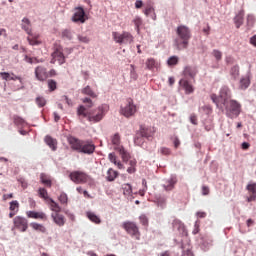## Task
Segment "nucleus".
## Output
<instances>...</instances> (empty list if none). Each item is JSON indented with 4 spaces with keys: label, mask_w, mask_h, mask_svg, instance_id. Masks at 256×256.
<instances>
[{
    "label": "nucleus",
    "mask_w": 256,
    "mask_h": 256,
    "mask_svg": "<svg viewBox=\"0 0 256 256\" xmlns=\"http://www.w3.org/2000/svg\"><path fill=\"white\" fill-rule=\"evenodd\" d=\"M128 164L130 167L127 168V173H130V174L135 173L137 171V169L135 168L137 165V160L135 159L129 160Z\"/></svg>",
    "instance_id": "e433bc0d"
},
{
    "label": "nucleus",
    "mask_w": 256,
    "mask_h": 256,
    "mask_svg": "<svg viewBox=\"0 0 256 256\" xmlns=\"http://www.w3.org/2000/svg\"><path fill=\"white\" fill-rule=\"evenodd\" d=\"M9 209L14 213H19V201L13 200L12 202H10Z\"/></svg>",
    "instance_id": "79ce46f5"
},
{
    "label": "nucleus",
    "mask_w": 256,
    "mask_h": 256,
    "mask_svg": "<svg viewBox=\"0 0 256 256\" xmlns=\"http://www.w3.org/2000/svg\"><path fill=\"white\" fill-rule=\"evenodd\" d=\"M122 229L126 231L130 237L139 240L141 238V232L139 231V226L133 221H125L122 223Z\"/></svg>",
    "instance_id": "39448f33"
},
{
    "label": "nucleus",
    "mask_w": 256,
    "mask_h": 256,
    "mask_svg": "<svg viewBox=\"0 0 256 256\" xmlns=\"http://www.w3.org/2000/svg\"><path fill=\"white\" fill-rule=\"evenodd\" d=\"M250 44L253 45L254 47H256V35H254L250 38Z\"/></svg>",
    "instance_id": "774afa93"
},
{
    "label": "nucleus",
    "mask_w": 256,
    "mask_h": 256,
    "mask_svg": "<svg viewBox=\"0 0 256 256\" xmlns=\"http://www.w3.org/2000/svg\"><path fill=\"white\" fill-rule=\"evenodd\" d=\"M48 205L50 207V210L53 211L52 213H61V206L53 198L48 200Z\"/></svg>",
    "instance_id": "bb28decb"
},
{
    "label": "nucleus",
    "mask_w": 256,
    "mask_h": 256,
    "mask_svg": "<svg viewBox=\"0 0 256 256\" xmlns=\"http://www.w3.org/2000/svg\"><path fill=\"white\" fill-rule=\"evenodd\" d=\"M133 23H134V25L136 27L137 33H139V31H140L139 28L141 27V25H143V20H141L140 17H136V18H134Z\"/></svg>",
    "instance_id": "de8ad7c7"
},
{
    "label": "nucleus",
    "mask_w": 256,
    "mask_h": 256,
    "mask_svg": "<svg viewBox=\"0 0 256 256\" xmlns=\"http://www.w3.org/2000/svg\"><path fill=\"white\" fill-rule=\"evenodd\" d=\"M246 190L249 193V197L247 198L248 203L256 201V182L248 184Z\"/></svg>",
    "instance_id": "6ab92c4d"
},
{
    "label": "nucleus",
    "mask_w": 256,
    "mask_h": 256,
    "mask_svg": "<svg viewBox=\"0 0 256 256\" xmlns=\"http://www.w3.org/2000/svg\"><path fill=\"white\" fill-rule=\"evenodd\" d=\"M119 173L115 170H113L112 168H110L108 171H107V181H113L114 179H117Z\"/></svg>",
    "instance_id": "f704fd0d"
},
{
    "label": "nucleus",
    "mask_w": 256,
    "mask_h": 256,
    "mask_svg": "<svg viewBox=\"0 0 256 256\" xmlns=\"http://www.w3.org/2000/svg\"><path fill=\"white\" fill-rule=\"evenodd\" d=\"M179 85L180 87H183L186 95H191V93L195 91V89L193 88V85L187 79H181L179 81Z\"/></svg>",
    "instance_id": "aec40b11"
},
{
    "label": "nucleus",
    "mask_w": 256,
    "mask_h": 256,
    "mask_svg": "<svg viewBox=\"0 0 256 256\" xmlns=\"http://www.w3.org/2000/svg\"><path fill=\"white\" fill-rule=\"evenodd\" d=\"M69 178L73 183H76V185L87 183V181H89V175L83 171H73L70 173Z\"/></svg>",
    "instance_id": "0eeeda50"
},
{
    "label": "nucleus",
    "mask_w": 256,
    "mask_h": 256,
    "mask_svg": "<svg viewBox=\"0 0 256 256\" xmlns=\"http://www.w3.org/2000/svg\"><path fill=\"white\" fill-rule=\"evenodd\" d=\"M122 191L123 195H125L126 197H131L133 195V186H131V184L129 183L123 184Z\"/></svg>",
    "instance_id": "473e14b6"
},
{
    "label": "nucleus",
    "mask_w": 256,
    "mask_h": 256,
    "mask_svg": "<svg viewBox=\"0 0 256 256\" xmlns=\"http://www.w3.org/2000/svg\"><path fill=\"white\" fill-rule=\"evenodd\" d=\"M10 81H20V83H21V81H23V79L21 78V76H17V75H15V73H11Z\"/></svg>",
    "instance_id": "bf43d9fd"
},
{
    "label": "nucleus",
    "mask_w": 256,
    "mask_h": 256,
    "mask_svg": "<svg viewBox=\"0 0 256 256\" xmlns=\"http://www.w3.org/2000/svg\"><path fill=\"white\" fill-rule=\"evenodd\" d=\"M146 67H147V69H149L150 71H152V69H155V67H157V62L155 61V59L149 58V59L146 61Z\"/></svg>",
    "instance_id": "37998d69"
},
{
    "label": "nucleus",
    "mask_w": 256,
    "mask_h": 256,
    "mask_svg": "<svg viewBox=\"0 0 256 256\" xmlns=\"http://www.w3.org/2000/svg\"><path fill=\"white\" fill-rule=\"evenodd\" d=\"M169 66L177 65L179 63V57L177 56H171L167 61Z\"/></svg>",
    "instance_id": "3c124183"
},
{
    "label": "nucleus",
    "mask_w": 256,
    "mask_h": 256,
    "mask_svg": "<svg viewBox=\"0 0 256 256\" xmlns=\"http://www.w3.org/2000/svg\"><path fill=\"white\" fill-rule=\"evenodd\" d=\"M112 38L119 45H131L135 41L133 34L128 31H123L122 33L112 32Z\"/></svg>",
    "instance_id": "20e7f679"
},
{
    "label": "nucleus",
    "mask_w": 256,
    "mask_h": 256,
    "mask_svg": "<svg viewBox=\"0 0 256 256\" xmlns=\"http://www.w3.org/2000/svg\"><path fill=\"white\" fill-rule=\"evenodd\" d=\"M13 123L17 127H27V121H25V119H23L21 116L14 115Z\"/></svg>",
    "instance_id": "7c9ffc66"
},
{
    "label": "nucleus",
    "mask_w": 256,
    "mask_h": 256,
    "mask_svg": "<svg viewBox=\"0 0 256 256\" xmlns=\"http://www.w3.org/2000/svg\"><path fill=\"white\" fill-rule=\"evenodd\" d=\"M36 104L38 107H45V105H47V101L43 98V96H39L36 98Z\"/></svg>",
    "instance_id": "8fccbe9b"
},
{
    "label": "nucleus",
    "mask_w": 256,
    "mask_h": 256,
    "mask_svg": "<svg viewBox=\"0 0 256 256\" xmlns=\"http://www.w3.org/2000/svg\"><path fill=\"white\" fill-rule=\"evenodd\" d=\"M38 195L41 199H44V201H49V199H52V198H49V193L47 192V189H45V188H40L38 190Z\"/></svg>",
    "instance_id": "4c0bfd02"
},
{
    "label": "nucleus",
    "mask_w": 256,
    "mask_h": 256,
    "mask_svg": "<svg viewBox=\"0 0 256 256\" xmlns=\"http://www.w3.org/2000/svg\"><path fill=\"white\" fill-rule=\"evenodd\" d=\"M49 91H55L57 89V81L50 79L47 81Z\"/></svg>",
    "instance_id": "09e8293b"
},
{
    "label": "nucleus",
    "mask_w": 256,
    "mask_h": 256,
    "mask_svg": "<svg viewBox=\"0 0 256 256\" xmlns=\"http://www.w3.org/2000/svg\"><path fill=\"white\" fill-rule=\"evenodd\" d=\"M51 219L57 227H64L67 223V218H65V215L61 214V212L51 213Z\"/></svg>",
    "instance_id": "4468645a"
},
{
    "label": "nucleus",
    "mask_w": 256,
    "mask_h": 256,
    "mask_svg": "<svg viewBox=\"0 0 256 256\" xmlns=\"http://www.w3.org/2000/svg\"><path fill=\"white\" fill-rule=\"evenodd\" d=\"M219 99L222 102V104L227 103L228 101H231V89H229L228 86H223L220 89Z\"/></svg>",
    "instance_id": "2eb2a0df"
},
{
    "label": "nucleus",
    "mask_w": 256,
    "mask_h": 256,
    "mask_svg": "<svg viewBox=\"0 0 256 256\" xmlns=\"http://www.w3.org/2000/svg\"><path fill=\"white\" fill-rule=\"evenodd\" d=\"M107 111H109L108 105H101L90 112L87 111L85 106L81 105L77 109V115L79 117H86L90 123H99V121L103 120V117H105Z\"/></svg>",
    "instance_id": "f257e3e1"
},
{
    "label": "nucleus",
    "mask_w": 256,
    "mask_h": 256,
    "mask_svg": "<svg viewBox=\"0 0 256 256\" xmlns=\"http://www.w3.org/2000/svg\"><path fill=\"white\" fill-rule=\"evenodd\" d=\"M175 185H177V177H171L166 180L165 184H163L164 191H173L175 189Z\"/></svg>",
    "instance_id": "5701e85b"
},
{
    "label": "nucleus",
    "mask_w": 256,
    "mask_h": 256,
    "mask_svg": "<svg viewBox=\"0 0 256 256\" xmlns=\"http://www.w3.org/2000/svg\"><path fill=\"white\" fill-rule=\"evenodd\" d=\"M197 73V67L194 66H186L183 71L184 77H190V79H195Z\"/></svg>",
    "instance_id": "4be33fe9"
},
{
    "label": "nucleus",
    "mask_w": 256,
    "mask_h": 256,
    "mask_svg": "<svg viewBox=\"0 0 256 256\" xmlns=\"http://www.w3.org/2000/svg\"><path fill=\"white\" fill-rule=\"evenodd\" d=\"M56 61H58L59 65H63V63H65V55L63 54V48L61 46L56 47L52 53V59L50 63L55 65Z\"/></svg>",
    "instance_id": "1a4fd4ad"
},
{
    "label": "nucleus",
    "mask_w": 256,
    "mask_h": 256,
    "mask_svg": "<svg viewBox=\"0 0 256 256\" xmlns=\"http://www.w3.org/2000/svg\"><path fill=\"white\" fill-rule=\"evenodd\" d=\"M73 23H85L87 19L85 18V10L83 7H77L74 9V14L72 16Z\"/></svg>",
    "instance_id": "f8f14e48"
},
{
    "label": "nucleus",
    "mask_w": 256,
    "mask_h": 256,
    "mask_svg": "<svg viewBox=\"0 0 256 256\" xmlns=\"http://www.w3.org/2000/svg\"><path fill=\"white\" fill-rule=\"evenodd\" d=\"M40 180H41V183H43V185H46V187H51L52 185L51 178H49V176H47L46 174H41Z\"/></svg>",
    "instance_id": "58836bf2"
},
{
    "label": "nucleus",
    "mask_w": 256,
    "mask_h": 256,
    "mask_svg": "<svg viewBox=\"0 0 256 256\" xmlns=\"http://www.w3.org/2000/svg\"><path fill=\"white\" fill-rule=\"evenodd\" d=\"M30 227L34 231H38V233H47V228L43 224H39L37 222L30 223Z\"/></svg>",
    "instance_id": "cd10ccee"
},
{
    "label": "nucleus",
    "mask_w": 256,
    "mask_h": 256,
    "mask_svg": "<svg viewBox=\"0 0 256 256\" xmlns=\"http://www.w3.org/2000/svg\"><path fill=\"white\" fill-rule=\"evenodd\" d=\"M78 40L80 41V43H89V41H91V39H89L87 35H78Z\"/></svg>",
    "instance_id": "6e6d98bb"
},
{
    "label": "nucleus",
    "mask_w": 256,
    "mask_h": 256,
    "mask_svg": "<svg viewBox=\"0 0 256 256\" xmlns=\"http://www.w3.org/2000/svg\"><path fill=\"white\" fill-rule=\"evenodd\" d=\"M121 113L124 115V117H133V115L137 113V106L133 104L132 99H128V103L121 109Z\"/></svg>",
    "instance_id": "9b49d317"
},
{
    "label": "nucleus",
    "mask_w": 256,
    "mask_h": 256,
    "mask_svg": "<svg viewBox=\"0 0 256 256\" xmlns=\"http://www.w3.org/2000/svg\"><path fill=\"white\" fill-rule=\"evenodd\" d=\"M212 55L215 57L216 61H221V59H223V53L219 50H213Z\"/></svg>",
    "instance_id": "603ef678"
},
{
    "label": "nucleus",
    "mask_w": 256,
    "mask_h": 256,
    "mask_svg": "<svg viewBox=\"0 0 256 256\" xmlns=\"http://www.w3.org/2000/svg\"><path fill=\"white\" fill-rule=\"evenodd\" d=\"M87 217L92 221V223H96V225H99V223H101V218H99V216H97L93 212H87Z\"/></svg>",
    "instance_id": "c9c22d12"
},
{
    "label": "nucleus",
    "mask_w": 256,
    "mask_h": 256,
    "mask_svg": "<svg viewBox=\"0 0 256 256\" xmlns=\"http://www.w3.org/2000/svg\"><path fill=\"white\" fill-rule=\"evenodd\" d=\"M35 77L37 81H47L49 79V71H47V67L43 65H39L35 68L34 71Z\"/></svg>",
    "instance_id": "9d476101"
},
{
    "label": "nucleus",
    "mask_w": 256,
    "mask_h": 256,
    "mask_svg": "<svg viewBox=\"0 0 256 256\" xmlns=\"http://www.w3.org/2000/svg\"><path fill=\"white\" fill-rule=\"evenodd\" d=\"M230 75L233 79H237V77H239V65H235L231 68Z\"/></svg>",
    "instance_id": "c03bdc74"
},
{
    "label": "nucleus",
    "mask_w": 256,
    "mask_h": 256,
    "mask_svg": "<svg viewBox=\"0 0 256 256\" xmlns=\"http://www.w3.org/2000/svg\"><path fill=\"white\" fill-rule=\"evenodd\" d=\"M160 153L162 155H171V150L169 148H161Z\"/></svg>",
    "instance_id": "e2e57ef3"
},
{
    "label": "nucleus",
    "mask_w": 256,
    "mask_h": 256,
    "mask_svg": "<svg viewBox=\"0 0 256 256\" xmlns=\"http://www.w3.org/2000/svg\"><path fill=\"white\" fill-rule=\"evenodd\" d=\"M82 103H86L88 109H91V107H93V100H91V98H83Z\"/></svg>",
    "instance_id": "13d9d810"
},
{
    "label": "nucleus",
    "mask_w": 256,
    "mask_h": 256,
    "mask_svg": "<svg viewBox=\"0 0 256 256\" xmlns=\"http://www.w3.org/2000/svg\"><path fill=\"white\" fill-rule=\"evenodd\" d=\"M226 115L230 119H237L241 115V104L237 100H228L224 104Z\"/></svg>",
    "instance_id": "7ed1b4c3"
},
{
    "label": "nucleus",
    "mask_w": 256,
    "mask_h": 256,
    "mask_svg": "<svg viewBox=\"0 0 256 256\" xmlns=\"http://www.w3.org/2000/svg\"><path fill=\"white\" fill-rule=\"evenodd\" d=\"M144 15H146V17H149L152 15V19L155 21V19H157V16L155 15V8H153V6L151 4H148L146 6V8L143 11Z\"/></svg>",
    "instance_id": "c756f323"
},
{
    "label": "nucleus",
    "mask_w": 256,
    "mask_h": 256,
    "mask_svg": "<svg viewBox=\"0 0 256 256\" xmlns=\"http://www.w3.org/2000/svg\"><path fill=\"white\" fill-rule=\"evenodd\" d=\"M199 231H201L199 228V222H195L194 229L192 231L193 235H197V233H199Z\"/></svg>",
    "instance_id": "680f3d73"
},
{
    "label": "nucleus",
    "mask_w": 256,
    "mask_h": 256,
    "mask_svg": "<svg viewBox=\"0 0 256 256\" xmlns=\"http://www.w3.org/2000/svg\"><path fill=\"white\" fill-rule=\"evenodd\" d=\"M139 221L144 227H149V218L145 214L140 215Z\"/></svg>",
    "instance_id": "a18cd8bd"
},
{
    "label": "nucleus",
    "mask_w": 256,
    "mask_h": 256,
    "mask_svg": "<svg viewBox=\"0 0 256 256\" xmlns=\"http://www.w3.org/2000/svg\"><path fill=\"white\" fill-rule=\"evenodd\" d=\"M21 27L28 35H31V21L28 18L22 19Z\"/></svg>",
    "instance_id": "2f4dec72"
},
{
    "label": "nucleus",
    "mask_w": 256,
    "mask_h": 256,
    "mask_svg": "<svg viewBox=\"0 0 256 256\" xmlns=\"http://www.w3.org/2000/svg\"><path fill=\"white\" fill-rule=\"evenodd\" d=\"M28 219H39L40 221H47V214L45 212L27 211Z\"/></svg>",
    "instance_id": "f3484780"
},
{
    "label": "nucleus",
    "mask_w": 256,
    "mask_h": 256,
    "mask_svg": "<svg viewBox=\"0 0 256 256\" xmlns=\"http://www.w3.org/2000/svg\"><path fill=\"white\" fill-rule=\"evenodd\" d=\"M190 123H192V125H197V123H198L197 114H191L190 115Z\"/></svg>",
    "instance_id": "052dcab7"
},
{
    "label": "nucleus",
    "mask_w": 256,
    "mask_h": 256,
    "mask_svg": "<svg viewBox=\"0 0 256 256\" xmlns=\"http://www.w3.org/2000/svg\"><path fill=\"white\" fill-rule=\"evenodd\" d=\"M140 135H141L140 138L137 137L134 140V143L136 145H141L143 143V137H145L146 139H149V137H151V132L147 128H141L140 129Z\"/></svg>",
    "instance_id": "412c9836"
},
{
    "label": "nucleus",
    "mask_w": 256,
    "mask_h": 256,
    "mask_svg": "<svg viewBox=\"0 0 256 256\" xmlns=\"http://www.w3.org/2000/svg\"><path fill=\"white\" fill-rule=\"evenodd\" d=\"M249 85H251V76L246 75L240 79L239 88L242 90L248 89Z\"/></svg>",
    "instance_id": "393cba45"
},
{
    "label": "nucleus",
    "mask_w": 256,
    "mask_h": 256,
    "mask_svg": "<svg viewBox=\"0 0 256 256\" xmlns=\"http://www.w3.org/2000/svg\"><path fill=\"white\" fill-rule=\"evenodd\" d=\"M68 143L71 147V149H73V151H78V153H80L81 151V147L83 145V140L77 139L73 136L68 138Z\"/></svg>",
    "instance_id": "dca6fc26"
},
{
    "label": "nucleus",
    "mask_w": 256,
    "mask_h": 256,
    "mask_svg": "<svg viewBox=\"0 0 256 256\" xmlns=\"http://www.w3.org/2000/svg\"><path fill=\"white\" fill-rule=\"evenodd\" d=\"M63 39H68V41H71L73 39V34L71 33V30L65 29L62 32Z\"/></svg>",
    "instance_id": "49530a36"
},
{
    "label": "nucleus",
    "mask_w": 256,
    "mask_h": 256,
    "mask_svg": "<svg viewBox=\"0 0 256 256\" xmlns=\"http://www.w3.org/2000/svg\"><path fill=\"white\" fill-rule=\"evenodd\" d=\"M0 77L4 81H11V73H9V72H0Z\"/></svg>",
    "instance_id": "5fc2aeb1"
},
{
    "label": "nucleus",
    "mask_w": 256,
    "mask_h": 256,
    "mask_svg": "<svg viewBox=\"0 0 256 256\" xmlns=\"http://www.w3.org/2000/svg\"><path fill=\"white\" fill-rule=\"evenodd\" d=\"M108 159L109 161H111V163H114V165H116L118 169H123V165L121 164V162H117V156H115V153H110L108 155Z\"/></svg>",
    "instance_id": "72a5a7b5"
},
{
    "label": "nucleus",
    "mask_w": 256,
    "mask_h": 256,
    "mask_svg": "<svg viewBox=\"0 0 256 256\" xmlns=\"http://www.w3.org/2000/svg\"><path fill=\"white\" fill-rule=\"evenodd\" d=\"M225 61L227 65H233V63H235V59L232 56H227Z\"/></svg>",
    "instance_id": "0e129e2a"
},
{
    "label": "nucleus",
    "mask_w": 256,
    "mask_h": 256,
    "mask_svg": "<svg viewBox=\"0 0 256 256\" xmlns=\"http://www.w3.org/2000/svg\"><path fill=\"white\" fill-rule=\"evenodd\" d=\"M80 153H85L86 155H91L95 153V144L92 142H82V146L80 148Z\"/></svg>",
    "instance_id": "a211bd4d"
},
{
    "label": "nucleus",
    "mask_w": 256,
    "mask_h": 256,
    "mask_svg": "<svg viewBox=\"0 0 256 256\" xmlns=\"http://www.w3.org/2000/svg\"><path fill=\"white\" fill-rule=\"evenodd\" d=\"M156 203L158 207H161L162 209H165V206L167 205V198L163 196L156 197Z\"/></svg>",
    "instance_id": "ea45409f"
},
{
    "label": "nucleus",
    "mask_w": 256,
    "mask_h": 256,
    "mask_svg": "<svg viewBox=\"0 0 256 256\" xmlns=\"http://www.w3.org/2000/svg\"><path fill=\"white\" fill-rule=\"evenodd\" d=\"M13 224L14 228L17 229L18 231H21V233H25V231L29 229V221L27 220V218L22 216H16L13 219Z\"/></svg>",
    "instance_id": "6e6552de"
},
{
    "label": "nucleus",
    "mask_w": 256,
    "mask_h": 256,
    "mask_svg": "<svg viewBox=\"0 0 256 256\" xmlns=\"http://www.w3.org/2000/svg\"><path fill=\"white\" fill-rule=\"evenodd\" d=\"M82 95H88V97H91L92 99H97L98 95L91 89V86H86L81 90Z\"/></svg>",
    "instance_id": "c85d7f7f"
},
{
    "label": "nucleus",
    "mask_w": 256,
    "mask_h": 256,
    "mask_svg": "<svg viewBox=\"0 0 256 256\" xmlns=\"http://www.w3.org/2000/svg\"><path fill=\"white\" fill-rule=\"evenodd\" d=\"M172 229L174 231H175V229H177V231L180 233V235H182V237H187V235H188L187 228H185V224L178 218L173 219Z\"/></svg>",
    "instance_id": "ddd939ff"
},
{
    "label": "nucleus",
    "mask_w": 256,
    "mask_h": 256,
    "mask_svg": "<svg viewBox=\"0 0 256 256\" xmlns=\"http://www.w3.org/2000/svg\"><path fill=\"white\" fill-rule=\"evenodd\" d=\"M111 143L112 145H115V149L119 151V154L121 155L122 160L124 162L129 161V153L125 151V148H123V146H119L121 145V136L119 135V133H116L111 137Z\"/></svg>",
    "instance_id": "423d86ee"
},
{
    "label": "nucleus",
    "mask_w": 256,
    "mask_h": 256,
    "mask_svg": "<svg viewBox=\"0 0 256 256\" xmlns=\"http://www.w3.org/2000/svg\"><path fill=\"white\" fill-rule=\"evenodd\" d=\"M178 38L175 39L174 43L176 48L181 51L189 47V39H191V30L185 25H180L176 29Z\"/></svg>",
    "instance_id": "f03ea898"
},
{
    "label": "nucleus",
    "mask_w": 256,
    "mask_h": 256,
    "mask_svg": "<svg viewBox=\"0 0 256 256\" xmlns=\"http://www.w3.org/2000/svg\"><path fill=\"white\" fill-rule=\"evenodd\" d=\"M27 40H28V43H29L30 45H39V44L41 43V42H40L39 40H37V38H35V37H33V38L28 37Z\"/></svg>",
    "instance_id": "4d7b16f0"
},
{
    "label": "nucleus",
    "mask_w": 256,
    "mask_h": 256,
    "mask_svg": "<svg viewBox=\"0 0 256 256\" xmlns=\"http://www.w3.org/2000/svg\"><path fill=\"white\" fill-rule=\"evenodd\" d=\"M210 190L208 186H202V195H209Z\"/></svg>",
    "instance_id": "338daca9"
},
{
    "label": "nucleus",
    "mask_w": 256,
    "mask_h": 256,
    "mask_svg": "<svg viewBox=\"0 0 256 256\" xmlns=\"http://www.w3.org/2000/svg\"><path fill=\"white\" fill-rule=\"evenodd\" d=\"M244 17H245V11L243 10L239 11L238 15L234 17V24L236 25L237 29H239V27L243 25Z\"/></svg>",
    "instance_id": "b1692460"
},
{
    "label": "nucleus",
    "mask_w": 256,
    "mask_h": 256,
    "mask_svg": "<svg viewBox=\"0 0 256 256\" xmlns=\"http://www.w3.org/2000/svg\"><path fill=\"white\" fill-rule=\"evenodd\" d=\"M211 99H212L213 103H215L216 105H219V99H221V98H218L216 94H212Z\"/></svg>",
    "instance_id": "69168bd1"
},
{
    "label": "nucleus",
    "mask_w": 256,
    "mask_h": 256,
    "mask_svg": "<svg viewBox=\"0 0 256 256\" xmlns=\"http://www.w3.org/2000/svg\"><path fill=\"white\" fill-rule=\"evenodd\" d=\"M44 141L50 147V149H52V151H57V139L51 136H46Z\"/></svg>",
    "instance_id": "a878e982"
},
{
    "label": "nucleus",
    "mask_w": 256,
    "mask_h": 256,
    "mask_svg": "<svg viewBox=\"0 0 256 256\" xmlns=\"http://www.w3.org/2000/svg\"><path fill=\"white\" fill-rule=\"evenodd\" d=\"M247 25H248V27H253V25H255V16L254 15L247 16Z\"/></svg>",
    "instance_id": "864d4df0"
},
{
    "label": "nucleus",
    "mask_w": 256,
    "mask_h": 256,
    "mask_svg": "<svg viewBox=\"0 0 256 256\" xmlns=\"http://www.w3.org/2000/svg\"><path fill=\"white\" fill-rule=\"evenodd\" d=\"M58 201L61 203V205H67V203H69V197L65 192H62L58 197Z\"/></svg>",
    "instance_id": "a19ab883"
}]
</instances>
